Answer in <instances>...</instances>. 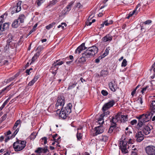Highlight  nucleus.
Segmentation results:
<instances>
[{
	"mask_svg": "<svg viewBox=\"0 0 155 155\" xmlns=\"http://www.w3.org/2000/svg\"><path fill=\"white\" fill-rule=\"evenodd\" d=\"M113 21L112 20H110L109 21L108 20L105 21V25L106 26H108L110 24H111L113 23Z\"/></svg>",
	"mask_w": 155,
	"mask_h": 155,
	"instance_id": "obj_41",
	"label": "nucleus"
},
{
	"mask_svg": "<svg viewBox=\"0 0 155 155\" xmlns=\"http://www.w3.org/2000/svg\"><path fill=\"white\" fill-rule=\"evenodd\" d=\"M26 141L25 140H17L13 144V147L15 151L22 150L26 146Z\"/></svg>",
	"mask_w": 155,
	"mask_h": 155,
	"instance_id": "obj_3",
	"label": "nucleus"
},
{
	"mask_svg": "<svg viewBox=\"0 0 155 155\" xmlns=\"http://www.w3.org/2000/svg\"><path fill=\"white\" fill-rule=\"evenodd\" d=\"M139 129L142 131L145 135H147L150 133V129L147 125L144 124L141 126H138Z\"/></svg>",
	"mask_w": 155,
	"mask_h": 155,
	"instance_id": "obj_7",
	"label": "nucleus"
},
{
	"mask_svg": "<svg viewBox=\"0 0 155 155\" xmlns=\"http://www.w3.org/2000/svg\"><path fill=\"white\" fill-rule=\"evenodd\" d=\"M95 130L96 131L94 134L95 136L102 133L104 131L103 127L101 125L95 127Z\"/></svg>",
	"mask_w": 155,
	"mask_h": 155,
	"instance_id": "obj_13",
	"label": "nucleus"
},
{
	"mask_svg": "<svg viewBox=\"0 0 155 155\" xmlns=\"http://www.w3.org/2000/svg\"><path fill=\"white\" fill-rule=\"evenodd\" d=\"M110 50V47H107L105 50V52L103 54V56H105L107 55L109 53V51Z\"/></svg>",
	"mask_w": 155,
	"mask_h": 155,
	"instance_id": "obj_30",
	"label": "nucleus"
},
{
	"mask_svg": "<svg viewBox=\"0 0 155 155\" xmlns=\"http://www.w3.org/2000/svg\"><path fill=\"white\" fill-rule=\"evenodd\" d=\"M39 75H35L32 80L35 82L39 78Z\"/></svg>",
	"mask_w": 155,
	"mask_h": 155,
	"instance_id": "obj_52",
	"label": "nucleus"
},
{
	"mask_svg": "<svg viewBox=\"0 0 155 155\" xmlns=\"http://www.w3.org/2000/svg\"><path fill=\"white\" fill-rule=\"evenodd\" d=\"M109 86L110 90L113 91H115L116 90L114 87V83L112 82H111L109 84Z\"/></svg>",
	"mask_w": 155,
	"mask_h": 155,
	"instance_id": "obj_25",
	"label": "nucleus"
},
{
	"mask_svg": "<svg viewBox=\"0 0 155 155\" xmlns=\"http://www.w3.org/2000/svg\"><path fill=\"white\" fill-rule=\"evenodd\" d=\"M42 2V1L40 0H37L35 3L37 4L38 6H39L41 5V3Z\"/></svg>",
	"mask_w": 155,
	"mask_h": 155,
	"instance_id": "obj_56",
	"label": "nucleus"
},
{
	"mask_svg": "<svg viewBox=\"0 0 155 155\" xmlns=\"http://www.w3.org/2000/svg\"><path fill=\"white\" fill-rule=\"evenodd\" d=\"M74 2L72 1L68 5L66 8L68 11H69L71 10V7L73 5Z\"/></svg>",
	"mask_w": 155,
	"mask_h": 155,
	"instance_id": "obj_27",
	"label": "nucleus"
},
{
	"mask_svg": "<svg viewBox=\"0 0 155 155\" xmlns=\"http://www.w3.org/2000/svg\"><path fill=\"white\" fill-rule=\"evenodd\" d=\"M127 61L125 59H124L122 63L121 66L122 67H125L127 65Z\"/></svg>",
	"mask_w": 155,
	"mask_h": 155,
	"instance_id": "obj_43",
	"label": "nucleus"
},
{
	"mask_svg": "<svg viewBox=\"0 0 155 155\" xmlns=\"http://www.w3.org/2000/svg\"><path fill=\"white\" fill-rule=\"evenodd\" d=\"M98 50V48L95 46L88 48L84 51V53L82 54V57L78 60L77 59L75 62L77 63L78 61L80 63L84 62L86 61L87 59L94 56L97 53Z\"/></svg>",
	"mask_w": 155,
	"mask_h": 155,
	"instance_id": "obj_1",
	"label": "nucleus"
},
{
	"mask_svg": "<svg viewBox=\"0 0 155 155\" xmlns=\"http://www.w3.org/2000/svg\"><path fill=\"white\" fill-rule=\"evenodd\" d=\"M114 117H115L116 120H117L118 121L119 120H120V119H121V115H120L119 113H118L116 115H115Z\"/></svg>",
	"mask_w": 155,
	"mask_h": 155,
	"instance_id": "obj_42",
	"label": "nucleus"
},
{
	"mask_svg": "<svg viewBox=\"0 0 155 155\" xmlns=\"http://www.w3.org/2000/svg\"><path fill=\"white\" fill-rule=\"evenodd\" d=\"M152 114L150 113H147L144 114L140 115L137 117L139 120L138 126H141L147 122L150 121L152 117Z\"/></svg>",
	"mask_w": 155,
	"mask_h": 155,
	"instance_id": "obj_2",
	"label": "nucleus"
},
{
	"mask_svg": "<svg viewBox=\"0 0 155 155\" xmlns=\"http://www.w3.org/2000/svg\"><path fill=\"white\" fill-rule=\"evenodd\" d=\"M38 24H35L33 27V28L30 31L28 34V35H29L31 34L34 31H35L36 30V28Z\"/></svg>",
	"mask_w": 155,
	"mask_h": 155,
	"instance_id": "obj_38",
	"label": "nucleus"
},
{
	"mask_svg": "<svg viewBox=\"0 0 155 155\" xmlns=\"http://www.w3.org/2000/svg\"><path fill=\"white\" fill-rule=\"evenodd\" d=\"M58 61L59 60H57L56 61L54 62V63L52 64L51 68V70L53 71H51V72L54 74H55L56 73V71L58 70V67H57L58 65H61L64 63L63 61H61L58 62Z\"/></svg>",
	"mask_w": 155,
	"mask_h": 155,
	"instance_id": "obj_5",
	"label": "nucleus"
},
{
	"mask_svg": "<svg viewBox=\"0 0 155 155\" xmlns=\"http://www.w3.org/2000/svg\"><path fill=\"white\" fill-rule=\"evenodd\" d=\"M13 85V83H12L9 85L7 86L6 87L4 88L3 89L5 91V93H6L11 89V87Z\"/></svg>",
	"mask_w": 155,
	"mask_h": 155,
	"instance_id": "obj_28",
	"label": "nucleus"
},
{
	"mask_svg": "<svg viewBox=\"0 0 155 155\" xmlns=\"http://www.w3.org/2000/svg\"><path fill=\"white\" fill-rule=\"evenodd\" d=\"M152 22V21L150 20H148L147 21H145L144 22V25H149Z\"/></svg>",
	"mask_w": 155,
	"mask_h": 155,
	"instance_id": "obj_53",
	"label": "nucleus"
},
{
	"mask_svg": "<svg viewBox=\"0 0 155 155\" xmlns=\"http://www.w3.org/2000/svg\"><path fill=\"white\" fill-rule=\"evenodd\" d=\"M39 51H38L36 54H35L31 59V61L30 64H31L34 61L39 57Z\"/></svg>",
	"mask_w": 155,
	"mask_h": 155,
	"instance_id": "obj_19",
	"label": "nucleus"
},
{
	"mask_svg": "<svg viewBox=\"0 0 155 155\" xmlns=\"http://www.w3.org/2000/svg\"><path fill=\"white\" fill-rule=\"evenodd\" d=\"M10 46L11 48L13 49L15 47V44L12 43L10 44Z\"/></svg>",
	"mask_w": 155,
	"mask_h": 155,
	"instance_id": "obj_57",
	"label": "nucleus"
},
{
	"mask_svg": "<svg viewBox=\"0 0 155 155\" xmlns=\"http://www.w3.org/2000/svg\"><path fill=\"white\" fill-rule=\"evenodd\" d=\"M137 123V120H134L131 121L130 124L131 125H133Z\"/></svg>",
	"mask_w": 155,
	"mask_h": 155,
	"instance_id": "obj_62",
	"label": "nucleus"
},
{
	"mask_svg": "<svg viewBox=\"0 0 155 155\" xmlns=\"http://www.w3.org/2000/svg\"><path fill=\"white\" fill-rule=\"evenodd\" d=\"M35 152L36 153L40 154L43 152V148L38 147L37 149L35 150Z\"/></svg>",
	"mask_w": 155,
	"mask_h": 155,
	"instance_id": "obj_35",
	"label": "nucleus"
},
{
	"mask_svg": "<svg viewBox=\"0 0 155 155\" xmlns=\"http://www.w3.org/2000/svg\"><path fill=\"white\" fill-rule=\"evenodd\" d=\"M21 123V120H17L15 124V125L17 127L18 125L20 124Z\"/></svg>",
	"mask_w": 155,
	"mask_h": 155,
	"instance_id": "obj_59",
	"label": "nucleus"
},
{
	"mask_svg": "<svg viewBox=\"0 0 155 155\" xmlns=\"http://www.w3.org/2000/svg\"><path fill=\"white\" fill-rule=\"evenodd\" d=\"M56 104L57 106L61 105L63 106L64 104V97H59L58 98Z\"/></svg>",
	"mask_w": 155,
	"mask_h": 155,
	"instance_id": "obj_15",
	"label": "nucleus"
},
{
	"mask_svg": "<svg viewBox=\"0 0 155 155\" xmlns=\"http://www.w3.org/2000/svg\"><path fill=\"white\" fill-rule=\"evenodd\" d=\"M19 130V128H18L15 131L14 133L12 135V138H14L15 136V135L17 134Z\"/></svg>",
	"mask_w": 155,
	"mask_h": 155,
	"instance_id": "obj_44",
	"label": "nucleus"
},
{
	"mask_svg": "<svg viewBox=\"0 0 155 155\" xmlns=\"http://www.w3.org/2000/svg\"><path fill=\"white\" fill-rule=\"evenodd\" d=\"M6 137L5 139V142H7L8 140H9L10 139L12 138V136L10 137L9 136H6Z\"/></svg>",
	"mask_w": 155,
	"mask_h": 155,
	"instance_id": "obj_55",
	"label": "nucleus"
},
{
	"mask_svg": "<svg viewBox=\"0 0 155 155\" xmlns=\"http://www.w3.org/2000/svg\"><path fill=\"white\" fill-rule=\"evenodd\" d=\"M115 103V102L113 100L109 101L107 103H105L103 106L102 108L103 110L104 111L108 110L112 107L114 104Z\"/></svg>",
	"mask_w": 155,
	"mask_h": 155,
	"instance_id": "obj_9",
	"label": "nucleus"
},
{
	"mask_svg": "<svg viewBox=\"0 0 155 155\" xmlns=\"http://www.w3.org/2000/svg\"><path fill=\"white\" fill-rule=\"evenodd\" d=\"M58 2V0H53L51 1L49 4L48 6H52L54 5Z\"/></svg>",
	"mask_w": 155,
	"mask_h": 155,
	"instance_id": "obj_31",
	"label": "nucleus"
},
{
	"mask_svg": "<svg viewBox=\"0 0 155 155\" xmlns=\"http://www.w3.org/2000/svg\"><path fill=\"white\" fill-rule=\"evenodd\" d=\"M77 83L74 82V83H72L69 85L68 87V89L69 90L71 89L72 88H74L75 86L76 85Z\"/></svg>",
	"mask_w": 155,
	"mask_h": 155,
	"instance_id": "obj_32",
	"label": "nucleus"
},
{
	"mask_svg": "<svg viewBox=\"0 0 155 155\" xmlns=\"http://www.w3.org/2000/svg\"><path fill=\"white\" fill-rule=\"evenodd\" d=\"M36 135L35 134H31L30 136V137L31 140L34 139Z\"/></svg>",
	"mask_w": 155,
	"mask_h": 155,
	"instance_id": "obj_63",
	"label": "nucleus"
},
{
	"mask_svg": "<svg viewBox=\"0 0 155 155\" xmlns=\"http://www.w3.org/2000/svg\"><path fill=\"white\" fill-rule=\"evenodd\" d=\"M72 107V105L71 103H69L67 104L66 107L64 108L66 110L68 114H69L71 112V109Z\"/></svg>",
	"mask_w": 155,
	"mask_h": 155,
	"instance_id": "obj_17",
	"label": "nucleus"
},
{
	"mask_svg": "<svg viewBox=\"0 0 155 155\" xmlns=\"http://www.w3.org/2000/svg\"><path fill=\"white\" fill-rule=\"evenodd\" d=\"M128 117L127 116L121 115V119L120 120L121 122L125 123L127 120Z\"/></svg>",
	"mask_w": 155,
	"mask_h": 155,
	"instance_id": "obj_21",
	"label": "nucleus"
},
{
	"mask_svg": "<svg viewBox=\"0 0 155 155\" xmlns=\"http://www.w3.org/2000/svg\"><path fill=\"white\" fill-rule=\"evenodd\" d=\"M114 125L111 124V126L110 127L108 130V133L110 134H111L112 133L114 130L115 128L116 127V126H115V124H113Z\"/></svg>",
	"mask_w": 155,
	"mask_h": 155,
	"instance_id": "obj_23",
	"label": "nucleus"
},
{
	"mask_svg": "<svg viewBox=\"0 0 155 155\" xmlns=\"http://www.w3.org/2000/svg\"><path fill=\"white\" fill-rule=\"evenodd\" d=\"M61 25H58V28H61H61L62 29H64V27L63 25H64L65 26H66L67 25V24L65 23H61Z\"/></svg>",
	"mask_w": 155,
	"mask_h": 155,
	"instance_id": "obj_49",
	"label": "nucleus"
},
{
	"mask_svg": "<svg viewBox=\"0 0 155 155\" xmlns=\"http://www.w3.org/2000/svg\"><path fill=\"white\" fill-rule=\"evenodd\" d=\"M112 36L109 35H106L105 37L102 38V40L104 42L111 41L112 39Z\"/></svg>",
	"mask_w": 155,
	"mask_h": 155,
	"instance_id": "obj_16",
	"label": "nucleus"
},
{
	"mask_svg": "<svg viewBox=\"0 0 155 155\" xmlns=\"http://www.w3.org/2000/svg\"><path fill=\"white\" fill-rule=\"evenodd\" d=\"M153 69V71L155 73V62L152 65L151 68L149 70L151 72Z\"/></svg>",
	"mask_w": 155,
	"mask_h": 155,
	"instance_id": "obj_46",
	"label": "nucleus"
},
{
	"mask_svg": "<svg viewBox=\"0 0 155 155\" xmlns=\"http://www.w3.org/2000/svg\"><path fill=\"white\" fill-rule=\"evenodd\" d=\"M10 46V44L7 43L5 46L4 47V50L5 51L7 50L9 48Z\"/></svg>",
	"mask_w": 155,
	"mask_h": 155,
	"instance_id": "obj_61",
	"label": "nucleus"
},
{
	"mask_svg": "<svg viewBox=\"0 0 155 155\" xmlns=\"http://www.w3.org/2000/svg\"><path fill=\"white\" fill-rule=\"evenodd\" d=\"M60 112L59 116L61 118L65 119L67 117L68 114L66 110L64 108V109H62L61 111H59Z\"/></svg>",
	"mask_w": 155,
	"mask_h": 155,
	"instance_id": "obj_14",
	"label": "nucleus"
},
{
	"mask_svg": "<svg viewBox=\"0 0 155 155\" xmlns=\"http://www.w3.org/2000/svg\"><path fill=\"white\" fill-rule=\"evenodd\" d=\"M21 2L22 1H19L16 4V5L13 7L12 10L11 12L12 15H13L15 13L18 12L20 11L21 9Z\"/></svg>",
	"mask_w": 155,
	"mask_h": 155,
	"instance_id": "obj_8",
	"label": "nucleus"
},
{
	"mask_svg": "<svg viewBox=\"0 0 155 155\" xmlns=\"http://www.w3.org/2000/svg\"><path fill=\"white\" fill-rule=\"evenodd\" d=\"M63 106H61V105H58V106H57V104L55 105V107L57 109V111L58 112L59 110H60L61 109V110L62 109H64V108L63 107Z\"/></svg>",
	"mask_w": 155,
	"mask_h": 155,
	"instance_id": "obj_37",
	"label": "nucleus"
},
{
	"mask_svg": "<svg viewBox=\"0 0 155 155\" xmlns=\"http://www.w3.org/2000/svg\"><path fill=\"white\" fill-rule=\"evenodd\" d=\"M108 74V71L107 70H102L100 73L101 76H107Z\"/></svg>",
	"mask_w": 155,
	"mask_h": 155,
	"instance_id": "obj_24",
	"label": "nucleus"
},
{
	"mask_svg": "<svg viewBox=\"0 0 155 155\" xmlns=\"http://www.w3.org/2000/svg\"><path fill=\"white\" fill-rule=\"evenodd\" d=\"M104 117H102L101 116V115L99 119L98 122L99 124H103L104 123V119L103 118Z\"/></svg>",
	"mask_w": 155,
	"mask_h": 155,
	"instance_id": "obj_33",
	"label": "nucleus"
},
{
	"mask_svg": "<svg viewBox=\"0 0 155 155\" xmlns=\"http://www.w3.org/2000/svg\"><path fill=\"white\" fill-rule=\"evenodd\" d=\"M25 18V15L23 14H21L19 15V16L17 20L19 21L20 23H23L24 22V20Z\"/></svg>",
	"mask_w": 155,
	"mask_h": 155,
	"instance_id": "obj_20",
	"label": "nucleus"
},
{
	"mask_svg": "<svg viewBox=\"0 0 155 155\" xmlns=\"http://www.w3.org/2000/svg\"><path fill=\"white\" fill-rule=\"evenodd\" d=\"M82 134L81 133H78V132L77 134V137L78 140H80L82 138Z\"/></svg>",
	"mask_w": 155,
	"mask_h": 155,
	"instance_id": "obj_39",
	"label": "nucleus"
},
{
	"mask_svg": "<svg viewBox=\"0 0 155 155\" xmlns=\"http://www.w3.org/2000/svg\"><path fill=\"white\" fill-rule=\"evenodd\" d=\"M20 24L19 21L17 19H15L13 22L12 26L13 28H17L18 26Z\"/></svg>",
	"mask_w": 155,
	"mask_h": 155,
	"instance_id": "obj_18",
	"label": "nucleus"
},
{
	"mask_svg": "<svg viewBox=\"0 0 155 155\" xmlns=\"http://www.w3.org/2000/svg\"><path fill=\"white\" fill-rule=\"evenodd\" d=\"M48 147L45 146L44 148H43V152L44 153H46L47 151H49L47 149Z\"/></svg>",
	"mask_w": 155,
	"mask_h": 155,
	"instance_id": "obj_54",
	"label": "nucleus"
},
{
	"mask_svg": "<svg viewBox=\"0 0 155 155\" xmlns=\"http://www.w3.org/2000/svg\"><path fill=\"white\" fill-rule=\"evenodd\" d=\"M55 24V23L53 22L52 23L46 26V29H47L48 30H49L51 28H52L53 26V25H54Z\"/></svg>",
	"mask_w": 155,
	"mask_h": 155,
	"instance_id": "obj_34",
	"label": "nucleus"
},
{
	"mask_svg": "<svg viewBox=\"0 0 155 155\" xmlns=\"http://www.w3.org/2000/svg\"><path fill=\"white\" fill-rule=\"evenodd\" d=\"M145 151L147 155H155V146L149 145L145 148Z\"/></svg>",
	"mask_w": 155,
	"mask_h": 155,
	"instance_id": "obj_6",
	"label": "nucleus"
},
{
	"mask_svg": "<svg viewBox=\"0 0 155 155\" xmlns=\"http://www.w3.org/2000/svg\"><path fill=\"white\" fill-rule=\"evenodd\" d=\"M108 137L106 136H103L102 138L100 139V140L102 141L105 142L108 140Z\"/></svg>",
	"mask_w": 155,
	"mask_h": 155,
	"instance_id": "obj_36",
	"label": "nucleus"
},
{
	"mask_svg": "<svg viewBox=\"0 0 155 155\" xmlns=\"http://www.w3.org/2000/svg\"><path fill=\"white\" fill-rule=\"evenodd\" d=\"M2 19H0V36L3 34V31L8 29L9 26V25L8 23H5L3 24L2 27Z\"/></svg>",
	"mask_w": 155,
	"mask_h": 155,
	"instance_id": "obj_10",
	"label": "nucleus"
},
{
	"mask_svg": "<svg viewBox=\"0 0 155 155\" xmlns=\"http://www.w3.org/2000/svg\"><path fill=\"white\" fill-rule=\"evenodd\" d=\"M124 135H122L121 138L120 140L119 147L122 152L124 154L128 153V151L127 149L128 145H127V141Z\"/></svg>",
	"mask_w": 155,
	"mask_h": 155,
	"instance_id": "obj_4",
	"label": "nucleus"
},
{
	"mask_svg": "<svg viewBox=\"0 0 155 155\" xmlns=\"http://www.w3.org/2000/svg\"><path fill=\"white\" fill-rule=\"evenodd\" d=\"M145 26H144V25H142V26H141V30L142 31H146L147 30H149L148 29H147L146 28V26H145Z\"/></svg>",
	"mask_w": 155,
	"mask_h": 155,
	"instance_id": "obj_50",
	"label": "nucleus"
},
{
	"mask_svg": "<svg viewBox=\"0 0 155 155\" xmlns=\"http://www.w3.org/2000/svg\"><path fill=\"white\" fill-rule=\"evenodd\" d=\"M105 111H103L104 112V113L102 114H101V116L102 117H104V116H105V115H107L108 114H109L110 112L108 111H107L105 112Z\"/></svg>",
	"mask_w": 155,
	"mask_h": 155,
	"instance_id": "obj_47",
	"label": "nucleus"
},
{
	"mask_svg": "<svg viewBox=\"0 0 155 155\" xmlns=\"http://www.w3.org/2000/svg\"><path fill=\"white\" fill-rule=\"evenodd\" d=\"M152 106L153 110L155 112V101H153L151 103V107Z\"/></svg>",
	"mask_w": 155,
	"mask_h": 155,
	"instance_id": "obj_45",
	"label": "nucleus"
},
{
	"mask_svg": "<svg viewBox=\"0 0 155 155\" xmlns=\"http://www.w3.org/2000/svg\"><path fill=\"white\" fill-rule=\"evenodd\" d=\"M35 83V81H34L32 80L31 81H30L28 84V85L29 86H32V85H33Z\"/></svg>",
	"mask_w": 155,
	"mask_h": 155,
	"instance_id": "obj_64",
	"label": "nucleus"
},
{
	"mask_svg": "<svg viewBox=\"0 0 155 155\" xmlns=\"http://www.w3.org/2000/svg\"><path fill=\"white\" fill-rule=\"evenodd\" d=\"M5 93V91L2 89L0 91V97H1Z\"/></svg>",
	"mask_w": 155,
	"mask_h": 155,
	"instance_id": "obj_60",
	"label": "nucleus"
},
{
	"mask_svg": "<svg viewBox=\"0 0 155 155\" xmlns=\"http://www.w3.org/2000/svg\"><path fill=\"white\" fill-rule=\"evenodd\" d=\"M135 137L136 138V140L137 142H140L143 140L144 138V135L141 131L138 132L135 134Z\"/></svg>",
	"mask_w": 155,
	"mask_h": 155,
	"instance_id": "obj_11",
	"label": "nucleus"
},
{
	"mask_svg": "<svg viewBox=\"0 0 155 155\" xmlns=\"http://www.w3.org/2000/svg\"><path fill=\"white\" fill-rule=\"evenodd\" d=\"M117 120H116V118L114 116L112 117L111 119H110V122L111 123V124L114 125L113 124H115V126H116L117 124L116 122H118Z\"/></svg>",
	"mask_w": 155,
	"mask_h": 155,
	"instance_id": "obj_22",
	"label": "nucleus"
},
{
	"mask_svg": "<svg viewBox=\"0 0 155 155\" xmlns=\"http://www.w3.org/2000/svg\"><path fill=\"white\" fill-rule=\"evenodd\" d=\"M10 99V98H8L7 100H6L3 103L2 106L0 107V110H2L4 107L5 105L8 102Z\"/></svg>",
	"mask_w": 155,
	"mask_h": 155,
	"instance_id": "obj_29",
	"label": "nucleus"
},
{
	"mask_svg": "<svg viewBox=\"0 0 155 155\" xmlns=\"http://www.w3.org/2000/svg\"><path fill=\"white\" fill-rule=\"evenodd\" d=\"M93 17V16H92V15H91L89 16L88 18L87 21H86V24L87 26H90L91 25L92 23L91 22H90L89 21Z\"/></svg>",
	"mask_w": 155,
	"mask_h": 155,
	"instance_id": "obj_26",
	"label": "nucleus"
},
{
	"mask_svg": "<svg viewBox=\"0 0 155 155\" xmlns=\"http://www.w3.org/2000/svg\"><path fill=\"white\" fill-rule=\"evenodd\" d=\"M7 114H4L1 118V120L2 121H4L7 117Z\"/></svg>",
	"mask_w": 155,
	"mask_h": 155,
	"instance_id": "obj_51",
	"label": "nucleus"
},
{
	"mask_svg": "<svg viewBox=\"0 0 155 155\" xmlns=\"http://www.w3.org/2000/svg\"><path fill=\"white\" fill-rule=\"evenodd\" d=\"M87 48L85 46V43H83L80 46L78 47L75 51V54H80L81 52Z\"/></svg>",
	"mask_w": 155,
	"mask_h": 155,
	"instance_id": "obj_12",
	"label": "nucleus"
},
{
	"mask_svg": "<svg viewBox=\"0 0 155 155\" xmlns=\"http://www.w3.org/2000/svg\"><path fill=\"white\" fill-rule=\"evenodd\" d=\"M121 2L124 4H128L131 3V0H120Z\"/></svg>",
	"mask_w": 155,
	"mask_h": 155,
	"instance_id": "obj_40",
	"label": "nucleus"
},
{
	"mask_svg": "<svg viewBox=\"0 0 155 155\" xmlns=\"http://www.w3.org/2000/svg\"><path fill=\"white\" fill-rule=\"evenodd\" d=\"M101 93L104 96L107 95L108 94L107 92L104 90H102Z\"/></svg>",
	"mask_w": 155,
	"mask_h": 155,
	"instance_id": "obj_48",
	"label": "nucleus"
},
{
	"mask_svg": "<svg viewBox=\"0 0 155 155\" xmlns=\"http://www.w3.org/2000/svg\"><path fill=\"white\" fill-rule=\"evenodd\" d=\"M148 86H146L145 87H144L142 89V90L141 91V92L142 94L143 93V92L146 91L147 89L149 87Z\"/></svg>",
	"mask_w": 155,
	"mask_h": 155,
	"instance_id": "obj_58",
	"label": "nucleus"
}]
</instances>
